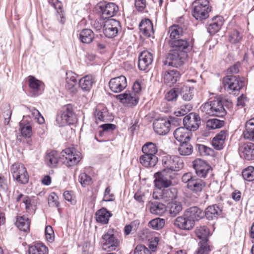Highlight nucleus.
Returning <instances> with one entry per match:
<instances>
[{"label": "nucleus", "instance_id": "obj_29", "mask_svg": "<svg viewBox=\"0 0 254 254\" xmlns=\"http://www.w3.org/2000/svg\"><path fill=\"white\" fill-rule=\"evenodd\" d=\"M169 45L173 48V50L185 52V53L190 49V42L185 39H181L176 41H173Z\"/></svg>", "mask_w": 254, "mask_h": 254}, {"label": "nucleus", "instance_id": "obj_18", "mask_svg": "<svg viewBox=\"0 0 254 254\" xmlns=\"http://www.w3.org/2000/svg\"><path fill=\"white\" fill-rule=\"evenodd\" d=\"M109 86L112 91L118 93L122 91L127 86L125 76L121 75L111 79Z\"/></svg>", "mask_w": 254, "mask_h": 254}, {"label": "nucleus", "instance_id": "obj_39", "mask_svg": "<svg viewBox=\"0 0 254 254\" xmlns=\"http://www.w3.org/2000/svg\"><path fill=\"white\" fill-rule=\"evenodd\" d=\"M193 148L189 141L181 142L178 148V151L182 156H189L193 152Z\"/></svg>", "mask_w": 254, "mask_h": 254}, {"label": "nucleus", "instance_id": "obj_49", "mask_svg": "<svg viewBox=\"0 0 254 254\" xmlns=\"http://www.w3.org/2000/svg\"><path fill=\"white\" fill-rule=\"evenodd\" d=\"M178 85L169 91L165 95V99L168 101H176L179 96V92L177 91Z\"/></svg>", "mask_w": 254, "mask_h": 254}, {"label": "nucleus", "instance_id": "obj_42", "mask_svg": "<svg viewBox=\"0 0 254 254\" xmlns=\"http://www.w3.org/2000/svg\"><path fill=\"white\" fill-rule=\"evenodd\" d=\"M195 234L197 237L201 240L202 241L207 242L210 231L207 226H202L196 228Z\"/></svg>", "mask_w": 254, "mask_h": 254}, {"label": "nucleus", "instance_id": "obj_50", "mask_svg": "<svg viewBox=\"0 0 254 254\" xmlns=\"http://www.w3.org/2000/svg\"><path fill=\"white\" fill-rule=\"evenodd\" d=\"M79 181L82 187H85L92 183L91 177L85 173H82L79 176Z\"/></svg>", "mask_w": 254, "mask_h": 254}, {"label": "nucleus", "instance_id": "obj_48", "mask_svg": "<svg viewBox=\"0 0 254 254\" xmlns=\"http://www.w3.org/2000/svg\"><path fill=\"white\" fill-rule=\"evenodd\" d=\"M108 112L106 108L102 110L96 111L95 113L96 120H98L100 122H106L108 119Z\"/></svg>", "mask_w": 254, "mask_h": 254}, {"label": "nucleus", "instance_id": "obj_12", "mask_svg": "<svg viewBox=\"0 0 254 254\" xmlns=\"http://www.w3.org/2000/svg\"><path fill=\"white\" fill-rule=\"evenodd\" d=\"M187 56L185 52H179L172 50L170 51L167 58L165 64L174 67H180L184 64V61Z\"/></svg>", "mask_w": 254, "mask_h": 254}, {"label": "nucleus", "instance_id": "obj_60", "mask_svg": "<svg viewBox=\"0 0 254 254\" xmlns=\"http://www.w3.org/2000/svg\"><path fill=\"white\" fill-rule=\"evenodd\" d=\"M114 195L111 193V189L109 187L106 188L103 198V200L106 201H111L114 199Z\"/></svg>", "mask_w": 254, "mask_h": 254}, {"label": "nucleus", "instance_id": "obj_58", "mask_svg": "<svg viewBox=\"0 0 254 254\" xmlns=\"http://www.w3.org/2000/svg\"><path fill=\"white\" fill-rule=\"evenodd\" d=\"M134 254H151L149 250L144 245H137L134 251Z\"/></svg>", "mask_w": 254, "mask_h": 254}, {"label": "nucleus", "instance_id": "obj_32", "mask_svg": "<svg viewBox=\"0 0 254 254\" xmlns=\"http://www.w3.org/2000/svg\"><path fill=\"white\" fill-rule=\"evenodd\" d=\"M94 83L95 80L92 75H87L79 80V86L83 91H89Z\"/></svg>", "mask_w": 254, "mask_h": 254}, {"label": "nucleus", "instance_id": "obj_47", "mask_svg": "<svg viewBox=\"0 0 254 254\" xmlns=\"http://www.w3.org/2000/svg\"><path fill=\"white\" fill-rule=\"evenodd\" d=\"M165 225V220L160 218H157L151 220L149 223L150 227L153 229L159 230L162 228Z\"/></svg>", "mask_w": 254, "mask_h": 254}, {"label": "nucleus", "instance_id": "obj_37", "mask_svg": "<svg viewBox=\"0 0 254 254\" xmlns=\"http://www.w3.org/2000/svg\"><path fill=\"white\" fill-rule=\"evenodd\" d=\"M167 208L171 217H174L182 210V205L181 202L175 201L168 203Z\"/></svg>", "mask_w": 254, "mask_h": 254}, {"label": "nucleus", "instance_id": "obj_25", "mask_svg": "<svg viewBox=\"0 0 254 254\" xmlns=\"http://www.w3.org/2000/svg\"><path fill=\"white\" fill-rule=\"evenodd\" d=\"M223 18L221 16L214 17L209 22L207 30L210 35H214L219 31L223 25Z\"/></svg>", "mask_w": 254, "mask_h": 254}, {"label": "nucleus", "instance_id": "obj_52", "mask_svg": "<svg viewBox=\"0 0 254 254\" xmlns=\"http://www.w3.org/2000/svg\"><path fill=\"white\" fill-rule=\"evenodd\" d=\"M58 199V196L56 193L52 192L48 197L49 205L51 207H59V203Z\"/></svg>", "mask_w": 254, "mask_h": 254}, {"label": "nucleus", "instance_id": "obj_23", "mask_svg": "<svg viewBox=\"0 0 254 254\" xmlns=\"http://www.w3.org/2000/svg\"><path fill=\"white\" fill-rule=\"evenodd\" d=\"M204 216L208 220L216 219L222 217V208L214 204L207 207L204 212Z\"/></svg>", "mask_w": 254, "mask_h": 254}, {"label": "nucleus", "instance_id": "obj_28", "mask_svg": "<svg viewBox=\"0 0 254 254\" xmlns=\"http://www.w3.org/2000/svg\"><path fill=\"white\" fill-rule=\"evenodd\" d=\"M227 134V130H222L213 138L212 144L215 149L221 150L223 149Z\"/></svg>", "mask_w": 254, "mask_h": 254}, {"label": "nucleus", "instance_id": "obj_40", "mask_svg": "<svg viewBox=\"0 0 254 254\" xmlns=\"http://www.w3.org/2000/svg\"><path fill=\"white\" fill-rule=\"evenodd\" d=\"M94 34L90 29H83L79 35V39L81 42L86 44L90 43L93 40Z\"/></svg>", "mask_w": 254, "mask_h": 254}, {"label": "nucleus", "instance_id": "obj_62", "mask_svg": "<svg viewBox=\"0 0 254 254\" xmlns=\"http://www.w3.org/2000/svg\"><path fill=\"white\" fill-rule=\"evenodd\" d=\"M134 4L137 10L142 11L146 7V0H135Z\"/></svg>", "mask_w": 254, "mask_h": 254}, {"label": "nucleus", "instance_id": "obj_34", "mask_svg": "<svg viewBox=\"0 0 254 254\" xmlns=\"http://www.w3.org/2000/svg\"><path fill=\"white\" fill-rule=\"evenodd\" d=\"M243 135L246 139L252 141L254 139V118L250 119L246 123Z\"/></svg>", "mask_w": 254, "mask_h": 254}, {"label": "nucleus", "instance_id": "obj_8", "mask_svg": "<svg viewBox=\"0 0 254 254\" xmlns=\"http://www.w3.org/2000/svg\"><path fill=\"white\" fill-rule=\"evenodd\" d=\"M102 249L104 251L116 250L119 246L120 241L115 236L114 230L110 229L102 237Z\"/></svg>", "mask_w": 254, "mask_h": 254}, {"label": "nucleus", "instance_id": "obj_20", "mask_svg": "<svg viewBox=\"0 0 254 254\" xmlns=\"http://www.w3.org/2000/svg\"><path fill=\"white\" fill-rule=\"evenodd\" d=\"M153 55L148 51L142 52L139 56L138 66L140 70H145L152 64Z\"/></svg>", "mask_w": 254, "mask_h": 254}, {"label": "nucleus", "instance_id": "obj_33", "mask_svg": "<svg viewBox=\"0 0 254 254\" xmlns=\"http://www.w3.org/2000/svg\"><path fill=\"white\" fill-rule=\"evenodd\" d=\"M158 157L156 155H150L144 154L139 158L140 163L145 167H152L158 162Z\"/></svg>", "mask_w": 254, "mask_h": 254}, {"label": "nucleus", "instance_id": "obj_30", "mask_svg": "<svg viewBox=\"0 0 254 254\" xmlns=\"http://www.w3.org/2000/svg\"><path fill=\"white\" fill-rule=\"evenodd\" d=\"M139 27L142 34L147 37H150L154 33L153 24L149 19L142 20Z\"/></svg>", "mask_w": 254, "mask_h": 254}, {"label": "nucleus", "instance_id": "obj_36", "mask_svg": "<svg viewBox=\"0 0 254 254\" xmlns=\"http://www.w3.org/2000/svg\"><path fill=\"white\" fill-rule=\"evenodd\" d=\"M149 207L150 212L155 215H161L166 210V207L164 204L157 201L151 202Z\"/></svg>", "mask_w": 254, "mask_h": 254}, {"label": "nucleus", "instance_id": "obj_3", "mask_svg": "<svg viewBox=\"0 0 254 254\" xmlns=\"http://www.w3.org/2000/svg\"><path fill=\"white\" fill-rule=\"evenodd\" d=\"M182 181L186 184L187 188L194 193L201 192L206 185L204 180L193 175L190 172L184 174L182 176Z\"/></svg>", "mask_w": 254, "mask_h": 254}, {"label": "nucleus", "instance_id": "obj_9", "mask_svg": "<svg viewBox=\"0 0 254 254\" xmlns=\"http://www.w3.org/2000/svg\"><path fill=\"white\" fill-rule=\"evenodd\" d=\"M192 167L197 177L205 178L212 174L211 166L201 159L194 160L192 162Z\"/></svg>", "mask_w": 254, "mask_h": 254}, {"label": "nucleus", "instance_id": "obj_1", "mask_svg": "<svg viewBox=\"0 0 254 254\" xmlns=\"http://www.w3.org/2000/svg\"><path fill=\"white\" fill-rule=\"evenodd\" d=\"M81 153L74 148H67L63 150L61 155L56 151H52L46 154L45 160L51 167L57 166L61 161L67 167L76 165L81 160Z\"/></svg>", "mask_w": 254, "mask_h": 254}, {"label": "nucleus", "instance_id": "obj_61", "mask_svg": "<svg viewBox=\"0 0 254 254\" xmlns=\"http://www.w3.org/2000/svg\"><path fill=\"white\" fill-rule=\"evenodd\" d=\"M77 75L71 71H68L66 72L65 82H77Z\"/></svg>", "mask_w": 254, "mask_h": 254}, {"label": "nucleus", "instance_id": "obj_14", "mask_svg": "<svg viewBox=\"0 0 254 254\" xmlns=\"http://www.w3.org/2000/svg\"><path fill=\"white\" fill-rule=\"evenodd\" d=\"M200 118L196 113H190L185 116L183 119L184 127L188 129L191 131L197 130L200 125Z\"/></svg>", "mask_w": 254, "mask_h": 254}, {"label": "nucleus", "instance_id": "obj_31", "mask_svg": "<svg viewBox=\"0 0 254 254\" xmlns=\"http://www.w3.org/2000/svg\"><path fill=\"white\" fill-rule=\"evenodd\" d=\"M179 78L180 73L176 70L167 71L164 75V82L169 86L175 83Z\"/></svg>", "mask_w": 254, "mask_h": 254}, {"label": "nucleus", "instance_id": "obj_44", "mask_svg": "<svg viewBox=\"0 0 254 254\" xmlns=\"http://www.w3.org/2000/svg\"><path fill=\"white\" fill-rule=\"evenodd\" d=\"M254 150V144L253 143H246L244 146L242 151L245 158L248 160H252L254 158L253 151Z\"/></svg>", "mask_w": 254, "mask_h": 254}, {"label": "nucleus", "instance_id": "obj_57", "mask_svg": "<svg viewBox=\"0 0 254 254\" xmlns=\"http://www.w3.org/2000/svg\"><path fill=\"white\" fill-rule=\"evenodd\" d=\"M65 89L71 94L74 95L77 92V82H65Z\"/></svg>", "mask_w": 254, "mask_h": 254}, {"label": "nucleus", "instance_id": "obj_2", "mask_svg": "<svg viewBox=\"0 0 254 254\" xmlns=\"http://www.w3.org/2000/svg\"><path fill=\"white\" fill-rule=\"evenodd\" d=\"M225 101L223 99H214L204 104L201 109L209 116L223 117L226 115V111L224 107Z\"/></svg>", "mask_w": 254, "mask_h": 254}, {"label": "nucleus", "instance_id": "obj_21", "mask_svg": "<svg viewBox=\"0 0 254 254\" xmlns=\"http://www.w3.org/2000/svg\"><path fill=\"white\" fill-rule=\"evenodd\" d=\"M177 91L182 99L186 101L191 100L194 95V89L188 85L181 84L178 85Z\"/></svg>", "mask_w": 254, "mask_h": 254}, {"label": "nucleus", "instance_id": "obj_45", "mask_svg": "<svg viewBox=\"0 0 254 254\" xmlns=\"http://www.w3.org/2000/svg\"><path fill=\"white\" fill-rule=\"evenodd\" d=\"M224 125V122L217 119H209L206 122V127L209 129H214L222 127Z\"/></svg>", "mask_w": 254, "mask_h": 254}, {"label": "nucleus", "instance_id": "obj_16", "mask_svg": "<svg viewBox=\"0 0 254 254\" xmlns=\"http://www.w3.org/2000/svg\"><path fill=\"white\" fill-rule=\"evenodd\" d=\"M120 23L114 19L107 20L103 26V32L105 36L108 38H113L117 34Z\"/></svg>", "mask_w": 254, "mask_h": 254}, {"label": "nucleus", "instance_id": "obj_26", "mask_svg": "<svg viewBox=\"0 0 254 254\" xmlns=\"http://www.w3.org/2000/svg\"><path fill=\"white\" fill-rule=\"evenodd\" d=\"M185 216L192 220L194 223L195 221H198L204 216V212L198 207L193 206L185 212Z\"/></svg>", "mask_w": 254, "mask_h": 254}, {"label": "nucleus", "instance_id": "obj_17", "mask_svg": "<svg viewBox=\"0 0 254 254\" xmlns=\"http://www.w3.org/2000/svg\"><path fill=\"white\" fill-rule=\"evenodd\" d=\"M116 98L128 107L135 106L138 103L139 97L137 94L129 91L116 96Z\"/></svg>", "mask_w": 254, "mask_h": 254}, {"label": "nucleus", "instance_id": "obj_64", "mask_svg": "<svg viewBox=\"0 0 254 254\" xmlns=\"http://www.w3.org/2000/svg\"><path fill=\"white\" fill-rule=\"evenodd\" d=\"M141 81L136 80L132 86V92L135 93L136 94L139 93L141 90Z\"/></svg>", "mask_w": 254, "mask_h": 254}, {"label": "nucleus", "instance_id": "obj_11", "mask_svg": "<svg viewBox=\"0 0 254 254\" xmlns=\"http://www.w3.org/2000/svg\"><path fill=\"white\" fill-rule=\"evenodd\" d=\"M170 120L166 119H158L153 123V128L155 132L159 135H165L170 131L171 122H178V119L176 117H170Z\"/></svg>", "mask_w": 254, "mask_h": 254}, {"label": "nucleus", "instance_id": "obj_27", "mask_svg": "<svg viewBox=\"0 0 254 254\" xmlns=\"http://www.w3.org/2000/svg\"><path fill=\"white\" fill-rule=\"evenodd\" d=\"M168 33L169 34V44H170L173 41L182 39L184 31L181 27L174 25L169 28Z\"/></svg>", "mask_w": 254, "mask_h": 254}, {"label": "nucleus", "instance_id": "obj_7", "mask_svg": "<svg viewBox=\"0 0 254 254\" xmlns=\"http://www.w3.org/2000/svg\"><path fill=\"white\" fill-rule=\"evenodd\" d=\"M223 84L224 89L230 93L239 91L245 85L243 79L234 75H228L224 77Z\"/></svg>", "mask_w": 254, "mask_h": 254}, {"label": "nucleus", "instance_id": "obj_55", "mask_svg": "<svg viewBox=\"0 0 254 254\" xmlns=\"http://www.w3.org/2000/svg\"><path fill=\"white\" fill-rule=\"evenodd\" d=\"M45 237L49 242H52L54 240V232L52 227L49 225L46 227L45 230Z\"/></svg>", "mask_w": 254, "mask_h": 254}, {"label": "nucleus", "instance_id": "obj_53", "mask_svg": "<svg viewBox=\"0 0 254 254\" xmlns=\"http://www.w3.org/2000/svg\"><path fill=\"white\" fill-rule=\"evenodd\" d=\"M209 251V246L207 242L202 241L199 243V248L197 251V254H207Z\"/></svg>", "mask_w": 254, "mask_h": 254}, {"label": "nucleus", "instance_id": "obj_19", "mask_svg": "<svg viewBox=\"0 0 254 254\" xmlns=\"http://www.w3.org/2000/svg\"><path fill=\"white\" fill-rule=\"evenodd\" d=\"M167 174L165 171L162 170L155 174V186L160 190L162 188H167L172 185L171 180L167 178Z\"/></svg>", "mask_w": 254, "mask_h": 254}, {"label": "nucleus", "instance_id": "obj_6", "mask_svg": "<svg viewBox=\"0 0 254 254\" xmlns=\"http://www.w3.org/2000/svg\"><path fill=\"white\" fill-rule=\"evenodd\" d=\"M56 121L60 126H65L73 124L75 121L73 108L71 105L64 107L60 113L57 115Z\"/></svg>", "mask_w": 254, "mask_h": 254}, {"label": "nucleus", "instance_id": "obj_56", "mask_svg": "<svg viewBox=\"0 0 254 254\" xmlns=\"http://www.w3.org/2000/svg\"><path fill=\"white\" fill-rule=\"evenodd\" d=\"M242 39V36L237 30H233L229 36V41L232 43L239 42Z\"/></svg>", "mask_w": 254, "mask_h": 254}, {"label": "nucleus", "instance_id": "obj_43", "mask_svg": "<svg viewBox=\"0 0 254 254\" xmlns=\"http://www.w3.org/2000/svg\"><path fill=\"white\" fill-rule=\"evenodd\" d=\"M142 151L143 154L156 155L158 151V147L156 144L151 142H148L142 146Z\"/></svg>", "mask_w": 254, "mask_h": 254}, {"label": "nucleus", "instance_id": "obj_22", "mask_svg": "<svg viewBox=\"0 0 254 254\" xmlns=\"http://www.w3.org/2000/svg\"><path fill=\"white\" fill-rule=\"evenodd\" d=\"M174 224L177 227L182 230H190L194 226V223L188 217L185 216L178 217L175 220Z\"/></svg>", "mask_w": 254, "mask_h": 254}, {"label": "nucleus", "instance_id": "obj_10", "mask_svg": "<svg viewBox=\"0 0 254 254\" xmlns=\"http://www.w3.org/2000/svg\"><path fill=\"white\" fill-rule=\"evenodd\" d=\"M10 172L13 179L18 182L22 184L28 183L29 176L23 164L19 163H14L11 167Z\"/></svg>", "mask_w": 254, "mask_h": 254}, {"label": "nucleus", "instance_id": "obj_24", "mask_svg": "<svg viewBox=\"0 0 254 254\" xmlns=\"http://www.w3.org/2000/svg\"><path fill=\"white\" fill-rule=\"evenodd\" d=\"M175 138L179 142L190 141L192 135L191 132L185 127H178L174 132Z\"/></svg>", "mask_w": 254, "mask_h": 254}, {"label": "nucleus", "instance_id": "obj_35", "mask_svg": "<svg viewBox=\"0 0 254 254\" xmlns=\"http://www.w3.org/2000/svg\"><path fill=\"white\" fill-rule=\"evenodd\" d=\"M15 225L20 231L27 232L30 230V220L25 215L17 216Z\"/></svg>", "mask_w": 254, "mask_h": 254}, {"label": "nucleus", "instance_id": "obj_54", "mask_svg": "<svg viewBox=\"0 0 254 254\" xmlns=\"http://www.w3.org/2000/svg\"><path fill=\"white\" fill-rule=\"evenodd\" d=\"M197 149L201 155H208L210 154L212 150L210 148L203 145L196 144Z\"/></svg>", "mask_w": 254, "mask_h": 254}, {"label": "nucleus", "instance_id": "obj_63", "mask_svg": "<svg viewBox=\"0 0 254 254\" xmlns=\"http://www.w3.org/2000/svg\"><path fill=\"white\" fill-rule=\"evenodd\" d=\"M7 189V184L5 179L0 175V191H5Z\"/></svg>", "mask_w": 254, "mask_h": 254}, {"label": "nucleus", "instance_id": "obj_4", "mask_svg": "<svg viewBox=\"0 0 254 254\" xmlns=\"http://www.w3.org/2000/svg\"><path fill=\"white\" fill-rule=\"evenodd\" d=\"M192 16L197 20L202 21L209 16L211 9L207 0H195L192 3Z\"/></svg>", "mask_w": 254, "mask_h": 254}, {"label": "nucleus", "instance_id": "obj_59", "mask_svg": "<svg viewBox=\"0 0 254 254\" xmlns=\"http://www.w3.org/2000/svg\"><path fill=\"white\" fill-rule=\"evenodd\" d=\"M41 82L36 79L35 77L31 76L29 79V87L34 90H38L40 87Z\"/></svg>", "mask_w": 254, "mask_h": 254}, {"label": "nucleus", "instance_id": "obj_51", "mask_svg": "<svg viewBox=\"0 0 254 254\" xmlns=\"http://www.w3.org/2000/svg\"><path fill=\"white\" fill-rule=\"evenodd\" d=\"M21 133L23 136L30 137L32 134V127L29 125H24L22 127V124L20 123Z\"/></svg>", "mask_w": 254, "mask_h": 254}, {"label": "nucleus", "instance_id": "obj_5", "mask_svg": "<svg viewBox=\"0 0 254 254\" xmlns=\"http://www.w3.org/2000/svg\"><path fill=\"white\" fill-rule=\"evenodd\" d=\"M162 164L164 167L162 171H165L167 173L170 172L178 171L184 167L182 160L176 156L163 157Z\"/></svg>", "mask_w": 254, "mask_h": 254}, {"label": "nucleus", "instance_id": "obj_13", "mask_svg": "<svg viewBox=\"0 0 254 254\" xmlns=\"http://www.w3.org/2000/svg\"><path fill=\"white\" fill-rule=\"evenodd\" d=\"M98 12L103 19H108L114 16L118 12V6L113 2H104L100 4Z\"/></svg>", "mask_w": 254, "mask_h": 254}, {"label": "nucleus", "instance_id": "obj_41", "mask_svg": "<svg viewBox=\"0 0 254 254\" xmlns=\"http://www.w3.org/2000/svg\"><path fill=\"white\" fill-rule=\"evenodd\" d=\"M29 254H48V249L43 244L39 243L29 247Z\"/></svg>", "mask_w": 254, "mask_h": 254}, {"label": "nucleus", "instance_id": "obj_38", "mask_svg": "<svg viewBox=\"0 0 254 254\" xmlns=\"http://www.w3.org/2000/svg\"><path fill=\"white\" fill-rule=\"evenodd\" d=\"M111 216L110 212L104 208L100 209L96 213L97 221L102 224H107Z\"/></svg>", "mask_w": 254, "mask_h": 254}, {"label": "nucleus", "instance_id": "obj_15", "mask_svg": "<svg viewBox=\"0 0 254 254\" xmlns=\"http://www.w3.org/2000/svg\"><path fill=\"white\" fill-rule=\"evenodd\" d=\"M178 190L176 188L172 187L160 190V192L154 193L153 196L156 199L162 200L164 202H168L175 199L177 197Z\"/></svg>", "mask_w": 254, "mask_h": 254}, {"label": "nucleus", "instance_id": "obj_46", "mask_svg": "<svg viewBox=\"0 0 254 254\" xmlns=\"http://www.w3.org/2000/svg\"><path fill=\"white\" fill-rule=\"evenodd\" d=\"M254 167L249 166L242 172V176L244 180L251 182L254 180Z\"/></svg>", "mask_w": 254, "mask_h": 254}]
</instances>
